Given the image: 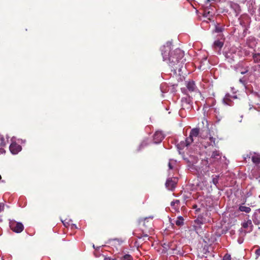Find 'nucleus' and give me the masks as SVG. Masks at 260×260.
Segmentation results:
<instances>
[{
  "mask_svg": "<svg viewBox=\"0 0 260 260\" xmlns=\"http://www.w3.org/2000/svg\"><path fill=\"white\" fill-rule=\"evenodd\" d=\"M171 43H167L161 47V54L164 60H169L170 66H173L177 64L184 56V53L179 49L171 52Z\"/></svg>",
  "mask_w": 260,
  "mask_h": 260,
  "instance_id": "obj_1",
  "label": "nucleus"
},
{
  "mask_svg": "<svg viewBox=\"0 0 260 260\" xmlns=\"http://www.w3.org/2000/svg\"><path fill=\"white\" fill-rule=\"evenodd\" d=\"M150 219H152L150 217L149 218H145L143 220H141L140 221V222H142V225L144 228H141L142 233H138V232L137 230H135L134 232V234L135 236H136L139 239H143V240H145L146 238H147L148 240L149 239V237H148V235L145 233V231L148 229L151 225V222Z\"/></svg>",
  "mask_w": 260,
  "mask_h": 260,
  "instance_id": "obj_2",
  "label": "nucleus"
},
{
  "mask_svg": "<svg viewBox=\"0 0 260 260\" xmlns=\"http://www.w3.org/2000/svg\"><path fill=\"white\" fill-rule=\"evenodd\" d=\"M185 85L187 89L184 88H181V91L185 94H187V90L190 92H197L199 90L195 82L192 80L185 81Z\"/></svg>",
  "mask_w": 260,
  "mask_h": 260,
  "instance_id": "obj_3",
  "label": "nucleus"
},
{
  "mask_svg": "<svg viewBox=\"0 0 260 260\" xmlns=\"http://www.w3.org/2000/svg\"><path fill=\"white\" fill-rule=\"evenodd\" d=\"M10 229L14 232L20 233L24 230V226L21 222H17L14 220H10L9 221Z\"/></svg>",
  "mask_w": 260,
  "mask_h": 260,
  "instance_id": "obj_4",
  "label": "nucleus"
},
{
  "mask_svg": "<svg viewBox=\"0 0 260 260\" xmlns=\"http://www.w3.org/2000/svg\"><path fill=\"white\" fill-rule=\"evenodd\" d=\"M200 134V128H192L190 133L189 136L188 138H186V146H188L190 145L192 142H193L194 140V138L198 137L199 136Z\"/></svg>",
  "mask_w": 260,
  "mask_h": 260,
  "instance_id": "obj_5",
  "label": "nucleus"
},
{
  "mask_svg": "<svg viewBox=\"0 0 260 260\" xmlns=\"http://www.w3.org/2000/svg\"><path fill=\"white\" fill-rule=\"evenodd\" d=\"M177 182V177L169 178L166 181V186L168 189L173 190L175 188Z\"/></svg>",
  "mask_w": 260,
  "mask_h": 260,
  "instance_id": "obj_6",
  "label": "nucleus"
},
{
  "mask_svg": "<svg viewBox=\"0 0 260 260\" xmlns=\"http://www.w3.org/2000/svg\"><path fill=\"white\" fill-rule=\"evenodd\" d=\"M221 158V154L219 151L215 150L212 152L210 160L211 162H218Z\"/></svg>",
  "mask_w": 260,
  "mask_h": 260,
  "instance_id": "obj_7",
  "label": "nucleus"
},
{
  "mask_svg": "<svg viewBox=\"0 0 260 260\" xmlns=\"http://www.w3.org/2000/svg\"><path fill=\"white\" fill-rule=\"evenodd\" d=\"M9 149L12 154H16L21 150V146L16 143L14 142L10 145Z\"/></svg>",
  "mask_w": 260,
  "mask_h": 260,
  "instance_id": "obj_8",
  "label": "nucleus"
},
{
  "mask_svg": "<svg viewBox=\"0 0 260 260\" xmlns=\"http://www.w3.org/2000/svg\"><path fill=\"white\" fill-rule=\"evenodd\" d=\"M164 138V135L160 131H157L153 136V141L154 143H160Z\"/></svg>",
  "mask_w": 260,
  "mask_h": 260,
  "instance_id": "obj_9",
  "label": "nucleus"
},
{
  "mask_svg": "<svg viewBox=\"0 0 260 260\" xmlns=\"http://www.w3.org/2000/svg\"><path fill=\"white\" fill-rule=\"evenodd\" d=\"M210 8H205L203 13V16L209 20H211L213 15V12L210 11Z\"/></svg>",
  "mask_w": 260,
  "mask_h": 260,
  "instance_id": "obj_10",
  "label": "nucleus"
},
{
  "mask_svg": "<svg viewBox=\"0 0 260 260\" xmlns=\"http://www.w3.org/2000/svg\"><path fill=\"white\" fill-rule=\"evenodd\" d=\"M231 8L234 11L236 16H237L240 13L241 8L238 4L232 3L231 4Z\"/></svg>",
  "mask_w": 260,
  "mask_h": 260,
  "instance_id": "obj_11",
  "label": "nucleus"
},
{
  "mask_svg": "<svg viewBox=\"0 0 260 260\" xmlns=\"http://www.w3.org/2000/svg\"><path fill=\"white\" fill-rule=\"evenodd\" d=\"M251 155V159L253 163L258 164L260 163V154L256 153H250Z\"/></svg>",
  "mask_w": 260,
  "mask_h": 260,
  "instance_id": "obj_12",
  "label": "nucleus"
},
{
  "mask_svg": "<svg viewBox=\"0 0 260 260\" xmlns=\"http://www.w3.org/2000/svg\"><path fill=\"white\" fill-rule=\"evenodd\" d=\"M180 201L178 200H175L171 203V207L174 209L175 212H179V211Z\"/></svg>",
  "mask_w": 260,
  "mask_h": 260,
  "instance_id": "obj_13",
  "label": "nucleus"
},
{
  "mask_svg": "<svg viewBox=\"0 0 260 260\" xmlns=\"http://www.w3.org/2000/svg\"><path fill=\"white\" fill-rule=\"evenodd\" d=\"M231 98L232 96L229 93L226 94L224 98L223 99L224 103L228 105L232 106V101L231 100Z\"/></svg>",
  "mask_w": 260,
  "mask_h": 260,
  "instance_id": "obj_14",
  "label": "nucleus"
},
{
  "mask_svg": "<svg viewBox=\"0 0 260 260\" xmlns=\"http://www.w3.org/2000/svg\"><path fill=\"white\" fill-rule=\"evenodd\" d=\"M176 225L178 226H181L184 224V218L182 216H178L177 218V219L175 221Z\"/></svg>",
  "mask_w": 260,
  "mask_h": 260,
  "instance_id": "obj_15",
  "label": "nucleus"
},
{
  "mask_svg": "<svg viewBox=\"0 0 260 260\" xmlns=\"http://www.w3.org/2000/svg\"><path fill=\"white\" fill-rule=\"evenodd\" d=\"M223 45V42L220 40H216L214 43V47L215 48H219L220 49Z\"/></svg>",
  "mask_w": 260,
  "mask_h": 260,
  "instance_id": "obj_16",
  "label": "nucleus"
},
{
  "mask_svg": "<svg viewBox=\"0 0 260 260\" xmlns=\"http://www.w3.org/2000/svg\"><path fill=\"white\" fill-rule=\"evenodd\" d=\"M239 209L240 211L244 212L245 213H249L251 211V209L248 207L244 206H240Z\"/></svg>",
  "mask_w": 260,
  "mask_h": 260,
  "instance_id": "obj_17",
  "label": "nucleus"
},
{
  "mask_svg": "<svg viewBox=\"0 0 260 260\" xmlns=\"http://www.w3.org/2000/svg\"><path fill=\"white\" fill-rule=\"evenodd\" d=\"M253 59L255 63L260 62V53H254L253 54Z\"/></svg>",
  "mask_w": 260,
  "mask_h": 260,
  "instance_id": "obj_18",
  "label": "nucleus"
},
{
  "mask_svg": "<svg viewBox=\"0 0 260 260\" xmlns=\"http://www.w3.org/2000/svg\"><path fill=\"white\" fill-rule=\"evenodd\" d=\"M176 165V161L174 160H170L168 166L170 170H174L175 169V166Z\"/></svg>",
  "mask_w": 260,
  "mask_h": 260,
  "instance_id": "obj_19",
  "label": "nucleus"
},
{
  "mask_svg": "<svg viewBox=\"0 0 260 260\" xmlns=\"http://www.w3.org/2000/svg\"><path fill=\"white\" fill-rule=\"evenodd\" d=\"M120 260H133V257L129 254H125L120 257Z\"/></svg>",
  "mask_w": 260,
  "mask_h": 260,
  "instance_id": "obj_20",
  "label": "nucleus"
},
{
  "mask_svg": "<svg viewBox=\"0 0 260 260\" xmlns=\"http://www.w3.org/2000/svg\"><path fill=\"white\" fill-rule=\"evenodd\" d=\"M181 101L182 103V105H183V104H184V103L187 104H189L191 101L190 97H188V98H182L181 100Z\"/></svg>",
  "mask_w": 260,
  "mask_h": 260,
  "instance_id": "obj_21",
  "label": "nucleus"
},
{
  "mask_svg": "<svg viewBox=\"0 0 260 260\" xmlns=\"http://www.w3.org/2000/svg\"><path fill=\"white\" fill-rule=\"evenodd\" d=\"M224 29V27L222 26L216 25L215 26V32H222Z\"/></svg>",
  "mask_w": 260,
  "mask_h": 260,
  "instance_id": "obj_22",
  "label": "nucleus"
},
{
  "mask_svg": "<svg viewBox=\"0 0 260 260\" xmlns=\"http://www.w3.org/2000/svg\"><path fill=\"white\" fill-rule=\"evenodd\" d=\"M218 179H219L218 175H216L215 177H213V178H212V183L216 186L218 183Z\"/></svg>",
  "mask_w": 260,
  "mask_h": 260,
  "instance_id": "obj_23",
  "label": "nucleus"
},
{
  "mask_svg": "<svg viewBox=\"0 0 260 260\" xmlns=\"http://www.w3.org/2000/svg\"><path fill=\"white\" fill-rule=\"evenodd\" d=\"M252 224L251 221L250 220L248 221L247 222H244L242 224V227L244 229H247L249 225H251Z\"/></svg>",
  "mask_w": 260,
  "mask_h": 260,
  "instance_id": "obj_24",
  "label": "nucleus"
},
{
  "mask_svg": "<svg viewBox=\"0 0 260 260\" xmlns=\"http://www.w3.org/2000/svg\"><path fill=\"white\" fill-rule=\"evenodd\" d=\"M209 140L210 141V145L213 146L215 144V138H213V137H210Z\"/></svg>",
  "mask_w": 260,
  "mask_h": 260,
  "instance_id": "obj_25",
  "label": "nucleus"
},
{
  "mask_svg": "<svg viewBox=\"0 0 260 260\" xmlns=\"http://www.w3.org/2000/svg\"><path fill=\"white\" fill-rule=\"evenodd\" d=\"M223 260H231V255L229 254H226L224 255L223 257Z\"/></svg>",
  "mask_w": 260,
  "mask_h": 260,
  "instance_id": "obj_26",
  "label": "nucleus"
},
{
  "mask_svg": "<svg viewBox=\"0 0 260 260\" xmlns=\"http://www.w3.org/2000/svg\"><path fill=\"white\" fill-rule=\"evenodd\" d=\"M255 253L256 255V257L260 256V248H258L255 250Z\"/></svg>",
  "mask_w": 260,
  "mask_h": 260,
  "instance_id": "obj_27",
  "label": "nucleus"
},
{
  "mask_svg": "<svg viewBox=\"0 0 260 260\" xmlns=\"http://www.w3.org/2000/svg\"><path fill=\"white\" fill-rule=\"evenodd\" d=\"M104 260H117L116 258L110 257H105Z\"/></svg>",
  "mask_w": 260,
  "mask_h": 260,
  "instance_id": "obj_28",
  "label": "nucleus"
},
{
  "mask_svg": "<svg viewBox=\"0 0 260 260\" xmlns=\"http://www.w3.org/2000/svg\"><path fill=\"white\" fill-rule=\"evenodd\" d=\"M4 205L3 204L0 203V212L4 210Z\"/></svg>",
  "mask_w": 260,
  "mask_h": 260,
  "instance_id": "obj_29",
  "label": "nucleus"
},
{
  "mask_svg": "<svg viewBox=\"0 0 260 260\" xmlns=\"http://www.w3.org/2000/svg\"><path fill=\"white\" fill-rule=\"evenodd\" d=\"M146 144H146V143H145V142H143L142 143L141 145V146L143 147V146H146Z\"/></svg>",
  "mask_w": 260,
  "mask_h": 260,
  "instance_id": "obj_30",
  "label": "nucleus"
},
{
  "mask_svg": "<svg viewBox=\"0 0 260 260\" xmlns=\"http://www.w3.org/2000/svg\"><path fill=\"white\" fill-rule=\"evenodd\" d=\"M170 249L173 251H175L176 249L174 247H170Z\"/></svg>",
  "mask_w": 260,
  "mask_h": 260,
  "instance_id": "obj_31",
  "label": "nucleus"
},
{
  "mask_svg": "<svg viewBox=\"0 0 260 260\" xmlns=\"http://www.w3.org/2000/svg\"><path fill=\"white\" fill-rule=\"evenodd\" d=\"M238 242H239V243H240V244H241V243H242V242H243V241H242V240H238Z\"/></svg>",
  "mask_w": 260,
  "mask_h": 260,
  "instance_id": "obj_32",
  "label": "nucleus"
},
{
  "mask_svg": "<svg viewBox=\"0 0 260 260\" xmlns=\"http://www.w3.org/2000/svg\"><path fill=\"white\" fill-rule=\"evenodd\" d=\"M257 212L260 214V209L257 210Z\"/></svg>",
  "mask_w": 260,
  "mask_h": 260,
  "instance_id": "obj_33",
  "label": "nucleus"
},
{
  "mask_svg": "<svg viewBox=\"0 0 260 260\" xmlns=\"http://www.w3.org/2000/svg\"><path fill=\"white\" fill-rule=\"evenodd\" d=\"M251 230H252V229H251V228H250L249 230V232L251 231Z\"/></svg>",
  "mask_w": 260,
  "mask_h": 260,
  "instance_id": "obj_34",
  "label": "nucleus"
},
{
  "mask_svg": "<svg viewBox=\"0 0 260 260\" xmlns=\"http://www.w3.org/2000/svg\"><path fill=\"white\" fill-rule=\"evenodd\" d=\"M173 253H174V254H177V252H173Z\"/></svg>",
  "mask_w": 260,
  "mask_h": 260,
  "instance_id": "obj_35",
  "label": "nucleus"
},
{
  "mask_svg": "<svg viewBox=\"0 0 260 260\" xmlns=\"http://www.w3.org/2000/svg\"><path fill=\"white\" fill-rule=\"evenodd\" d=\"M115 241H116V240H113L111 241V242H114Z\"/></svg>",
  "mask_w": 260,
  "mask_h": 260,
  "instance_id": "obj_36",
  "label": "nucleus"
},
{
  "mask_svg": "<svg viewBox=\"0 0 260 260\" xmlns=\"http://www.w3.org/2000/svg\"><path fill=\"white\" fill-rule=\"evenodd\" d=\"M234 98L236 99L237 97L236 96H233Z\"/></svg>",
  "mask_w": 260,
  "mask_h": 260,
  "instance_id": "obj_37",
  "label": "nucleus"
},
{
  "mask_svg": "<svg viewBox=\"0 0 260 260\" xmlns=\"http://www.w3.org/2000/svg\"><path fill=\"white\" fill-rule=\"evenodd\" d=\"M240 81L242 82V79H240Z\"/></svg>",
  "mask_w": 260,
  "mask_h": 260,
  "instance_id": "obj_38",
  "label": "nucleus"
},
{
  "mask_svg": "<svg viewBox=\"0 0 260 260\" xmlns=\"http://www.w3.org/2000/svg\"><path fill=\"white\" fill-rule=\"evenodd\" d=\"M259 28H260V25H259Z\"/></svg>",
  "mask_w": 260,
  "mask_h": 260,
  "instance_id": "obj_39",
  "label": "nucleus"
}]
</instances>
